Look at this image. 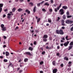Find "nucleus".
<instances>
[{"instance_id":"12","label":"nucleus","mask_w":73,"mask_h":73,"mask_svg":"<svg viewBox=\"0 0 73 73\" xmlns=\"http://www.w3.org/2000/svg\"><path fill=\"white\" fill-rule=\"evenodd\" d=\"M5 54H6V56H8L9 55V53L7 51L5 52Z\"/></svg>"},{"instance_id":"21","label":"nucleus","mask_w":73,"mask_h":73,"mask_svg":"<svg viewBox=\"0 0 73 73\" xmlns=\"http://www.w3.org/2000/svg\"><path fill=\"white\" fill-rule=\"evenodd\" d=\"M17 11L18 12H21L22 11H23V10L21 8H19L17 10Z\"/></svg>"},{"instance_id":"41","label":"nucleus","mask_w":73,"mask_h":73,"mask_svg":"<svg viewBox=\"0 0 73 73\" xmlns=\"http://www.w3.org/2000/svg\"><path fill=\"white\" fill-rule=\"evenodd\" d=\"M23 72V70H20L19 72V73H21V72Z\"/></svg>"},{"instance_id":"37","label":"nucleus","mask_w":73,"mask_h":73,"mask_svg":"<svg viewBox=\"0 0 73 73\" xmlns=\"http://www.w3.org/2000/svg\"><path fill=\"white\" fill-rule=\"evenodd\" d=\"M4 61L5 62H8V60L7 59H4Z\"/></svg>"},{"instance_id":"1","label":"nucleus","mask_w":73,"mask_h":73,"mask_svg":"<svg viewBox=\"0 0 73 73\" xmlns=\"http://www.w3.org/2000/svg\"><path fill=\"white\" fill-rule=\"evenodd\" d=\"M56 32L57 34H60V35H63L64 34V33L63 32V30L62 29H60L59 31L58 30H57L56 31Z\"/></svg>"},{"instance_id":"53","label":"nucleus","mask_w":73,"mask_h":73,"mask_svg":"<svg viewBox=\"0 0 73 73\" xmlns=\"http://www.w3.org/2000/svg\"><path fill=\"white\" fill-rule=\"evenodd\" d=\"M2 11V8H0V13Z\"/></svg>"},{"instance_id":"59","label":"nucleus","mask_w":73,"mask_h":73,"mask_svg":"<svg viewBox=\"0 0 73 73\" xmlns=\"http://www.w3.org/2000/svg\"><path fill=\"white\" fill-rule=\"evenodd\" d=\"M57 48L58 49H60V46H57Z\"/></svg>"},{"instance_id":"14","label":"nucleus","mask_w":73,"mask_h":73,"mask_svg":"<svg viewBox=\"0 0 73 73\" xmlns=\"http://www.w3.org/2000/svg\"><path fill=\"white\" fill-rule=\"evenodd\" d=\"M11 67H13V64H12V63H11V62L9 63V64L8 65L9 67V66H11Z\"/></svg>"},{"instance_id":"50","label":"nucleus","mask_w":73,"mask_h":73,"mask_svg":"<svg viewBox=\"0 0 73 73\" xmlns=\"http://www.w3.org/2000/svg\"><path fill=\"white\" fill-rule=\"evenodd\" d=\"M66 14L67 15H69V11H67Z\"/></svg>"},{"instance_id":"46","label":"nucleus","mask_w":73,"mask_h":73,"mask_svg":"<svg viewBox=\"0 0 73 73\" xmlns=\"http://www.w3.org/2000/svg\"><path fill=\"white\" fill-rule=\"evenodd\" d=\"M49 11L50 12H52L53 11V10H52V9H50L49 10Z\"/></svg>"},{"instance_id":"7","label":"nucleus","mask_w":73,"mask_h":73,"mask_svg":"<svg viewBox=\"0 0 73 73\" xmlns=\"http://www.w3.org/2000/svg\"><path fill=\"white\" fill-rule=\"evenodd\" d=\"M68 64H69V65L68 66L69 67H70V66H72V62H69L68 63Z\"/></svg>"},{"instance_id":"60","label":"nucleus","mask_w":73,"mask_h":73,"mask_svg":"<svg viewBox=\"0 0 73 73\" xmlns=\"http://www.w3.org/2000/svg\"><path fill=\"white\" fill-rule=\"evenodd\" d=\"M6 16V15H3V18L5 17Z\"/></svg>"},{"instance_id":"34","label":"nucleus","mask_w":73,"mask_h":73,"mask_svg":"<svg viewBox=\"0 0 73 73\" xmlns=\"http://www.w3.org/2000/svg\"><path fill=\"white\" fill-rule=\"evenodd\" d=\"M42 11L44 12H46V9H42Z\"/></svg>"},{"instance_id":"4","label":"nucleus","mask_w":73,"mask_h":73,"mask_svg":"<svg viewBox=\"0 0 73 73\" xmlns=\"http://www.w3.org/2000/svg\"><path fill=\"white\" fill-rule=\"evenodd\" d=\"M69 44V41H67L64 44V45L65 46H67Z\"/></svg>"},{"instance_id":"2","label":"nucleus","mask_w":73,"mask_h":73,"mask_svg":"<svg viewBox=\"0 0 73 73\" xmlns=\"http://www.w3.org/2000/svg\"><path fill=\"white\" fill-rule=\"evenodd\" d=\"M66 23L67 24H72L73 23V21L71 20H70L69 19H68L66 20L65 21Z\"/></svg>"},{"instance_id":"38","label":"nucleus","mask_w":73,"mask_h":73,"mask_svg":"<svg viewBox=\"0 0 73 73\" xmlns=\"http://www.w3.org/2000/svg\"><path fill=\"white\" fill-rule=\"evenodd\" d=\"M44 64V62L42 61H41L40 62V65H42V64Z\"/></svg>"},{"instance_id":"3","label":"nucleus","mask_w":73,"mask_h":73,"mask_svg":"<svg viewBox=\"0 0 73 73\" xmlns=\"http://www.w3.org/2000/svg\"><path fill=\"white\" fill-rule=\"evenodd\" d=\"M60 12H61L60 15H62L64 14V9H61L59 10Z\"/></svg>"},{"instance_id":"45","label":"nucleus","mask_w":73,"mask_h":73,"mask_svg":"<svg viewBox=\"0 0 73 73\" xmlns=\"http://www.w3.org/2000/svg\"><path fill=\"white\" fill-rule=\"evenodd\" d=\"M50 2L51 4H53L54 2L53 0H50Z\"/></svg>"},{"instance_id":"57","label":"nucleus","mask_w":73,"mask_h":73,"mask_svg":"<svg viewBox=\"0 0 73 73\" xmlns=\"http://www.w3.org/2000/svg\"><path fill=\"white\" fill-rule=\"evenodd\" d=\"M56 54L57 56H59V55H60V53H59V52H58L57 54Z\"/></svg>"},{"instance_id":"8","label":"nucleus","mask_w":73,"mask_h":73,"mask_svg":"<svg viewBox=\"0 0 73 73\" xmlns=\"http://www.w3.org/2000/svg\"><path fill=\"white\" fill-rule=\"evenodd\" d=\"M62 8L64 9H68V7L66 6H64L62 7Z\"/></svg>"},{"instance_id":"40","label":"nucleus","mask_w":73,"mask_h":73,"mask_svg":"<svg viewBox=\"0 0 73 73\" xmlns=\"http://www.w3.org/2000/svg\"><path fill=\"white\" fill-rule=\"evenodd\" d=\"M48 21L49 23H52V21L50 19H48Z\"/></svg>"},{"instance_id":"42","label":"nucleus","mask_w":73,"mask_h":73,"mask_svg":"<svg viewBox=\"0 0 73 73\" xmlns=\"http://www.w3.org/2000/svg\"><path fill=\"white\" fill-rule=\"evenodd\" d=\"M71 31H73V26H72L70 29Z\"/></svg>"},{"instance_id":"17","label":"nucleus","mask_w":73,"mask_h":73,"mask_svg":"<svg viewBox=\"0 0 73 73\" xmlns=\"http://www.w3.org/2000/svg\"><path fill=\"white\" fill-rule=\"evenodd\" d=\"M16 9L15 7L13 8L12 10V12H15V11H16Z\"/></svg>"},{"instance_id":"54","label":"nucleus","mask_w":73,"mask_h":73,"mask_svg":"<svg viewBox=\"0 0 73 73\" xmlns=\"http://www.w3.org/2000/svg\"><path fill=\"white\" fill-rule=\"evenodd\" d=\"M61 38L63 40H65V38H64V37H63L62 38Z\"/></svg>"},{"instance_id":"52","label":"nucleus","mask_w":73,"mask_h":73,"mask_svg":"<svg viewBox=\"0 0 73 73\" xmlns=\"http://www.w3.org/2000/svg\"><path fill=\"white\" fill-rule=\"evenodd\" d=\"M35 32H36V33H38V32H39V31H38V30H35Z\"/></svg>"},{"instance_id":"31","label":"nucleus","mask_w":73,"mask_h":73,"mask_svg":"<svg viewBox=\"0 0 73 73\" xmlns=\"http://www.w3.org/2000/svg\"><path fill=\"white\" fill-rule=\"evenodd\" d=\"M60 20V18L59 17H58V19L56 20V21H58Z\"/></svg>"},{"instance_id":"23","label":"nucleus","mask_w":73,"mask_h":73,"mask_svg":"<svg viewBox=\"0 0 73 73\" xmlns=\"http://www.w3.org/2000/svg\"><path fill=\"white\" fill-rule=\"evenodd\" d=\"M28 59L27 58H25L24 59V61L26 62H28Z\"/></svg>"},{"instance_id":"28","label":"nucleus","mask_w":73,"mask_h":73,"mask_svg":"<svg viewBox=\"0 0 73 73\" xmlns=\"http://www.w3.org/2000/svg\"><path fill=\"white\" fill-rule=\"evenodd\" d=\"M68 36H66L65 37L66 39V40H69L70 39H68Z\"/></svg>"},{"instance_id":"6","label":"nucleus","mask_w":73,"mask_h":73,"mask_svg":"<svg viewBox=\"0 0 73 73\" xmlns=\"http://www.w3.org/2000/svg\"><path fill=\"white\" fill-rule=\"evenodd\" d=\"M52 72L53 73H56L57 72V69L55 68L53 69L52 70Z\"/></svg>"},{"instance_id":"62","label":"nucleus","mask_w":73,"mask_h":73,"mask_svg":"<svg viewBox=\"0 0 73 73\" xmlns=\"http://www.w3.org/2000/svg\"><path fill=\"white\" fill-rule=\"evenodd\" d=\"M50 40H52V38L50 37L49 38Z\"/></svg>"},{"instance_id":"47","label":"nucleus","mask_w":73,"mask_h":73,"mask_svg":"<svg viewBox=\"0 0 73 73\" xmlns=\"http://www.w3.org/2000/svg\"><path fill=\"white\" fill-rule=\"evenodd\" d=\"M45 53V51L42 52V54H44Z\"/></svg>"},{"instance_id":"51","label":"nucleus","mask_w":73,"mask_h":73,"mask_svg":"<svg viewBox=\"0 0 73 73\" xmlns=\"http://www.w3.org/2000/svg\"><path fill=\"white\" fill-rule=\"evenodd\" d=\"M46 48V49H49V47H48V46H47Z\"/></svg>"},{"instance_id":"15","label":"nucleus","mask_w":73,"mask_h":73,"mask_svg":"<svg viewBox=\"0 0 73 73\" xmlns=\"http://www.w3.org/2000/svg\"><path fill=\"white\" fill-rule=\"evenodd\" d=\"M44 6L45 5H47V6H49V3H48V2H46L44 4Z\"/></svg>"},{"instance_id":"29","label":"nucleus","mask_w":73,"mask_h":73,"mask_svg":"<svg viewBox=\"0 0 73 73\" xmlns=\"http://www.w3.org/2000/svg\"><path fill=\"white\" fill-rule=\"evenodd\" d=\"M40 5H41V3H38L37 4V6L38 7H40Z\"/></svg>"},{"instance_id":"32","label":"nucleus","mask_w":73,"mask_h":73,"mask_svg":"<svg viewBox=\"0 0 73 73\" xmlns=\"http://www.w3.org/2000/svg\"><path fill=\"white\" fill-rule=\"evenodd\" d=\"M29 4H30V5H31V6H33V3H32V2L29 3Z\"/></svg>"},{"instance_id":"11","label":"nucleus","mask_w":73,"mask_h":73,"mask_svg":"<svg viewBox=\"0 0 73 73\" xmlns=\"http://www.w3.org/2000/svg\"><path fill=\"white\" fill-rule=\"evenodd\" d=\"M64 60H66V61H68L69 60V58H67L66 56H65L64 58Z\"/></svg>"},{"instance_id":"20","label":"nucleus","mask_w":73,"mask_h":73,"mask_svg":"<svg viewBox=\"0 0 73 73\" xmlns=\"http://www.w3.org/2000/svg\"><path fill=\"white\" fill-rule=\"evenodd\" d=\"M43 39V41H44V42H46L47 41V39H46V38H42Z\"/></svg>"},{"instance_id":"44","label":"nucleus","mask_w":73,"mask_h":73,"mask_svg":"<svg viewBox=\"0 0 73 73\" xmlns=\"http://www.w3.org/2000/svg\"><path fill=\"white\" fill-rule=\"evenodd\" d=\"M54 7H57V4H54L53 5Z\"/></svg>"},{"instance_id":"33","label":"nucleus","mask_w":73,"mask_h":73,"mask_svg":"<svg viewBox=\"0 0 73 73\" xmlns=\"http://www.w3.org/2000/svg\"><path fill=\"white\" fill-rule=\"evenodd\" d=\"M72 17V15H70V16H67V18H70Z\"/></svg>"},{"instance_id":"58","label":"nucleus","mask_w":73,"mask_h":73,"mask_svg":"<svg viewBox=\"0 0 73 73\" xmlns=\"http://www.w3.org/2000/svg\"><path fill=\"white\" fill-rule=\"evenodd\" d=\"M30 32H31V33H34V30H32L31 31V30H30Z\"/></svg>"},{"instance_id":"61","label":"nucleus","mask_w":73,"mask_h":73,"mask_svg":"<svg viewBox=\"0 0 73 73\" xmlns=\"http://www.w3.org/2000/svg\"><path fill=\"white\" fill-rule=\"evenodd\" d=\"M44 3V1H43L42 2H41V3H40V4H42V3Z\"/></svg>"},{"instance_id":"16","label":"nucleus","mask_w":73,"mask_h":73,"mask_svg":"<svg viewBox=\"0 0 73 73\" xmlns=\"http://www.w3.org/2000/svg\"><path fill=\"white\" fill-rule=\"evenodd\" d=\"M25 12H27V13L28 14H30L31 12H30V11H29L28 9H27L25 10Z\"/></svg>"},{"instance_id":"49","label":"nucleus","mask_w":73,"mask_h":73,"mask_svg":"<svg viewBox=\"0 0 73 73\" xmlns=\"http://www.w3.org/2000/svg\"><path fill=\"white\" fill-rule=\"evenodd\" d=\"M36 41H34V45H36V44H36Z\"/></svg>"},{"instance_id":"35","label":"nucleus","mask_w":73,"mask_h":73,"mask_svg":"<svg viewBox=\"0 0 73 73\" xmlns=\"http://www.w3.org/2000/svg\"><path fill=\"white\" fill-rule=\"evenodd\" d=\"M19 29V27L17 26L15 29V31H16V30H17V29Z\"/></svg>"},{"instance_id":"43","label":"nucleus","mask_w":73,"mask_h":73,"mask_svg":"<svg viewBox=\"0 0 73 73\" xmlns=\"http://www.w3.org/2000/svg\"><path fill=\"white\" fill-rule=\"evenodd\" d=\"M60 66L62 68V67L64 66V64H60Z\"/></svg>"},{"instance_id":"64","label":"nucleus","mask_w":73,"mask_h":73,"mask_svg":"<svg viewBox=\"0 0 73 73\" xmlns=\"http://www.w3.org/2000/svg\"><path fill=\"white\" fill-rule=\"evenodd\" d=\"M44 72L42 71H40V73H43Z\"/></svg>"},{"instance_id":"24","label":"nucleus","mask_w":73,"mask_h":73,"mask_svg":"<svg viewBox=\"0 0 73 73\" xmlns=\"http://www.w3.org/2000/svg\"><path fill=\"white\" fill-rule=\"evenodd\" d=\"M52 64L53 65H54V66L56 65V62L55 61H53Z\"/></svg>"},{"instance_id":"26","label":"nucleus","mask_w":73,"mask_h":73,"mask_svg":"<svg viewBox=\"0 0 73 73\" xmlns=\"http://www.w3.org/2000/svg\"><path fill=\"white\" fill-rule=\"evenodd\" d=\"M23 63H20V67L22 68V66H23L21 64H23Z\"/></svg>"},{"instance_id":"48","label":"nucleus","mask_w":73,"mask_h":73,"mask_svg":"<svg viewBox=\"0 0 73 73\" xmlns=\"http://www.w3.org/2000/svg\"><path fill=\"white\" fill-rule=\"evenodd\" d=\"M54 11L55 12H57L58 11L57 9V8H55L54 9Z\"/></svg>"},{"instance_id":"56","label":"nucleus","mask_w":73,"mask_h":73,"mask_svg":"<svg viewBox=\"0 0 73 73\" xmlns=\"http://www.w3.org/2000/svg\"><path fill=\"white\" fill-rule=\"evenodd\" d=\"M60 7H57V10H59V9H60Z\"/></svg>"},{"instance_id":"10","label":"nucleus","mask_w":73,"mask_h":73,"mask_svg":"<svg viewBox=\"0 0 73 73\" xmlns=\"http://www.w3.org/2000/svg\"><path fill=\"white\" fill-rule=\"evenodd\" d=\"M36 8H37V7H36L35 6L33 9V11L34 13H35V12H36Z\"/></svg>"},{"instance_id":"36","label":"nucleus","mask_w":73,"mask_h":73,"mask_svg":"<svg viewBox=\"0 0 73 73\" xmlns=\"http://www.w3.org/2000/svg\"><path fill=\"white\" fill-rule=\"evenodd\" d=\"M40 21V18H39L37 20V23H38Z\"/></svg>"},{"instance_id":"18","label":"nucleus","mask_w":73,"mask_h":73,"mask_svg":"<svg viewBox=\"0 0 73 73\" xmlns=\"http://www.w3.org/2000/svg\"><path fill=\"white\" fill-rule=\"evenodd\" d=\"M33 49L32 47H29V50H31V51H32L33 50Z\"/></svg>"},{"instance_id":"13","label":"nucleus","mask_w":73,"mask_h":73,"mask_svg":"<svg viewBox=\"0 0 73 73\" xmlns=\"http://www.w3.org/2000/svg\"><path fill=\"white\" fill-rule=\"evenodd\" d=\"M72 47H73V46H71V45L70 46L68 47L69 48L68 49V50H70L72 48Z\"/></svg>"},{"instance_id":"19","label":"nucleus","mask_w":73,"mask_h":73,"mask_svg":"<svg viewBox=\"0 0 73 73\" xmlns=\"http://www.w3.org/2000/svg\"><path fill=\"white\" fill-rule=\"evenodd\" d=\"M6 27H3V28H2V30L3 31H6Z\"/></svg>"},{"instance_id":"63","label":"nucleus","mask_w":73,"mask_h":73,"mask_svg":"<svg viewBox=\"0 0 73 73\" xmlns=\"http://www.w3.org/2000/svg\"><path fill=\"white\" fill-rule=\"evenodd\" d=\"M0 58H3V56H0Z\"/></svg>"},{"instance_id":"25","label":"nucleus","mask_w":73,"mask_h":73,"mask_svg":"<svg viewBox=\"0 0 73 73\" xmlns=\"http://www.w3.org/2000/svg\"><path fill=\"white\" fill-rule=\"evenodd\" d=\"M3 4L0 3V8H3Z\"/></svg>"},{"instance_id":"5","label":"nucleus","mask_w":73,"mask_h":73,"mask_svg":"<svg viewBox=\"0 0 73 73\" xmlns=\"http://www.w3.org/2000/svg\"><path fill=\"white\" fill-rule=\"evenodd\" d=\"M61 22L62 26H64V25H65V23H65V21H64V20L63 19L62 20Z\"/></svg>"},{"instance_id":"22","label":"nucleus","mask_w":73,"mask_h":73,"mask_svg":"<svg viewBox=\"0 0 73 73\" xmlns=\"http://www.w3.org/2000/svg\"><path fill=\"white\" fill-rule=\"evenodd\" d=\"M42 38H48V35H44L43 37Z\"/></svg>"},{"instance_id":"9","label":"nucleus","mask_w":73,"mask_h":73,"mask_svg":"<svg viewBox=\"0 0 73 73\" xmlns=\"http://www.w3.org/2000/svg\"><path fill=\"white\" fill-rule=\"evenodd\" d=\"M26 54H27V55H29V56H32V54L31 53V52H26Z\"/></svg>"},{"instance_id":"27","label":"nucleus","mask_w":73,"mask_h":73,"mask_svg":"<svg viewBox=\"0 0 73 73\" xmlns=\"http://www.w3.org/2000/svg\"><path fill=\"white\" fill-rule=\"evenodd\" d=\"M70 45L71 46H73V42L72 41L70 42Z\"/></svg>"},{"instance_id":"39","label":"nucleus","mask_w":73,"mask_h":73,"mask_svg":"<svg viewBox=\"0 0 73 73\" xmlns=\"http://www.w3.org/2000/svg\"><path fill=\"white\" fill-rule=\"evenodd\" d=\"M4 25L3 24H1V27L3 28H4Z\"/></svg>"},{"instance_id":"30","label":"nucleus","mask_w":73,"mask_h":73,"mask_svg":"<svg viewBox=\"0 0 73 73\" xmlns=\"http://www.w3.org/2000/svg\"><path fill=\"white\" fill-rule=\"evenodd\" d=\"M63 19H64V20H65L66 19V17H65V15H64L63 16Z\"/></svg>"},{"instance_id":"55","label":"nucleus","mask_w":73,"mask_h":73,"mask_svg":"<svg viewBox=\"0 0 73 73\" xmlns=\"http://www.w3.org/2000/svg\"><path fill=\"white\" fill-rule=\"evenodd\" d=\"M4 11L5 12H7V11H8V9H4Z\"/></svg>"}]
</instances>
